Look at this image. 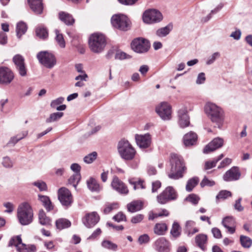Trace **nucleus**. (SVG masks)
Here are the masks:
<instances>
[{
    "label": "nucleus",
    "instance_id": "obj_19",
    "mask_svg": "<svg viewBox=\"0 0 252 252\" xmlns=\"http://www.w3.org/2000/svg\"><path fill=\"white\" fill-rule=\"evenodd\" d=\"M13 72L7 67H0V83L9 84L13 79Z\"/></svg>",
    "mask_w": 252,
    "mask_h": 252
},
{
    "label": "nucleus",
    "instance_id": "obj_36",
    "mask_svg": "<svg viewBox=\"0 0 252 252\" xmlns=\"http://www.w3.org/2000/svg\"><path fill=\"white\" fill-rule=\"evenodd\" d=\"M240 242L241 246L244 248L249 249L252 245V239L245 235L240 236Z\"/></svg>",
    "mask_w": 252,
    "mask_h": 252
},
{
    "label": "nucleus",
    "instance_id": "obj_33",
    "mask_svg": "<svg viewBox=\"0 0 252 252\" xmlns=\"http://www.w3.org/2000/svg\"><path fill=\"white\" fill-rule=\"evenodd\" d=\"M172 29V25L169 24L165 27L158 29L156 32L157 36L162 37L168 35Z\"/></svg>",
    "mask_w": 252,
    "mask_h": 252
},
{
    "label": "nucleus",
    "instance_id": "obj_48",
    "mask_svg": "<svg viewBox=\"0 0 252 252\" xmlns=\"http://www.w3.org/2000/svg\"><path fill=\"white\" fill-rule=\"evenodd\" d=\"M231 193L230 191L226 190H222L219 192L216 196L217 199H225L228 197L231 196Z\"/></svg>",
    "mask_w": 252,
    "mask_h": 252
},
{
    "label": "nucleus",
    "instance_id": "obj_28",
    "mask_svg": "<svg viewBox=\"0 0 252 252\" xmlns=\"http://www.w3.org/2000/svg\"><path fill=\"white\" fill-rule=\"evenodd\" d=\"M38 196L39 200L42 203L43 205L47 211H50L53 209V206L48 196L40 194Z\"/></svg>",
    "mask_w": 252,
    "mask_h": 252
},
{
    "label": "nucleus",
    "instance_id": "obj_12",
    "mask_svg": "<svg viewBox=\"0 0 252 252\" xmlns=\"http://www.w3.org/2000/svg\"><path fill=\"white\" fill-rule=\"evenodd\" d=\"M156 112L163 120L171 119V106L167 102H161L156 107Z\"/></svg>",
    "mask_w": 252,
    "mask_h": 252
},
{
    "label": "nucleus",
    "instance_id": "obj_43",
    "mask_svg": "<svg viewBox=\"0 0 252 252\" xmlns=\"http://www.w3.org/2000/svg\"><path fill=\"white\" fill-rule=\"evenodd\" d=\"M101 246L105 249L114 251H116L118 248L117 245L109 240H103L101 243Z\"/></svg>",
    "mask_w": 252,
    "mask_h": 252
},
{
    "label": "nucleus",
    "instance_id": "obj_16",
    "mask_svg": "<svg viewBox=\"0 0 252 252\" xmlns=\"http://www.w3.org/2000/svg\"><path fill=\"white\" fill-rule=\"evenodd\" d=\"M24 58L20 55L17 54L13 58V61L16 65V68L21 76H26L27 68L25 66Z\"/></svg>",
    "mask_w": 252,
    "mask_h": 252
},
{
    "label": "nucleus",
    "instance_id": "obj_55",
    "mask_svg": "<svg viewBox=\"0 0 252 252\" xmlns=\"http://www.w3.org/2000/svg\"><path fill=\"white\" fill-rule=\"evenodd\" d=\"M186 200L192 203L193 204H197L199 200V197L195 194H191L189 195L187 198Z\"/></svg>",
    "mask_w": 252,
    "mask_h": 252
},
{
    "label": "nucleus",
    "instance_id": "obj_11",
    "mask_svg": "<svg viewBox=\"0 0 252 252\" xmlns=\"http://www.w3.org/2000/svg\"><path fill=\"white\" fill-rule=\"evenodd\" d=\"M58 199L62 205L66 208L71 206L73 199L71 192L67 188L62 187L58 190Z\"/></svg>",
    "mask_w": 252,
    "mask_h": 252
},
{
    "label": "nucleus",
    "instance_id": "obj_20",
    "mask_svg": "<svg viewBox=\"0 0 252 252\" xmlns=\"http://www.w3.org/2000/svg\"><path fill=\"white\" fill-rule=\"evenodd\" d=\"M223 144V139L219 137L214 138L211 142L206 145L204 150V154H208L222 146Z\"/></svg>",
    "mask_w": 252,
    "mask_h": 252
},
{
    "label": "nucleus",
    "instance_id": "obj_42",
    "mask_svg": "<svg viewBox=\"0 0 252 252\" xmlns=\"http://www.w3.org/2000/svg\"><path fill=\"white\" fill-rule=\"evenodd\" d=\"M80 179V173H74L69 178L68 183L72 185L75 188H76Z\"/></svg>",
    "mask_w": 252,
    "mask_h": 252
},
{
    "label": "nucleus",
    "instance_id": "obj_41",
    "mask_svg": "<svg viewBox=\"0 0 252 252\" xmlns=\"http://www.w3.org/2000/svg\"><path fill=\"white\" fill-rule=\"evenodd\" d=\"M55 32L56 34V41L60 47L64 48L65 46V43L63 34L60 33L58 30H55Z\"/></svg>",
    "mask_w": 252,
    "mask_h": 252
},
{
    "label": "nucleus",
    "instance_id": "obj_22",
    "mask_svg": "<svg viewBox=\"0 0 252 252\" xmlns=\"http://www.w3.org/2000/svg\"><path fill=\"white\" fill-rule=\"evenodd\" d=\"M179 124L181 127L184 128L189 126V118L188 115L187 108L182 107L178 112Z\"/></svg>",
    "mask_w": 252,
    "mask_h": 252
},
{
    "label": "nucleus",
    "instance_id": "obj_7",
    "mask_svg": "<svg viewBox=\"0 0 252 252\" xmlns=\"http://www.w3.org/2000/svg\"><path fill=\"white\" fill-rule=\"evenodd\" d=\"M39 63L48 68H53L56 64L55 56L48 51H41L37 54Z\"/></svg>",
    "mask_w": 252,
    "mask_h": 252
},
{
    "label": "nucleus",
    "instance_id": "obj_26",
    "mask_svg": "<svg viewBox=\"0 0 252 252\" xmlns=\"http://www.w3.org/2000/svg\"><path fill=\"white\" fill-rule=\"evenodd\" d=\"M59 18L61 21L68 26L72 25L75 22V20L71 15L63 11L59 13Z\"/></svg>",
    "mask_w": 252,
    "mask_h": 252
},
{
    "label": "nucleus",
    "instance_id": "obj_29",
    "mask_svg": "<svg viewBox=\"0 0 252 252\" xmlns=\"http://www.w3.org/2000/svg\"><path fill=\"white\" fill-rule=\"evenodd\" d=\"M142 206V202L138 200L132 201L127 205L128 211L132 213L140 210Z\"/></svg>",
    "mask_w": 252,
    "mask_h": 252
},
{
    "label": "nucleus",
    "instance_id": "obj_18",
    "mask_svg": "<svg viewBox=\"0 0 252 252\" xmlns=\"http://www.w3.org/2000/svg\"><path fill=\"white\" fill-rule=\"evenodd\" d=\"M135 140L137 145L140 148L146 149L150 147L151 144L152 138L151 135L146 133L144 135H135Z\"/></svg>",
    "mask_w": 252,
    "mask_h": 252
},
{
    "label": "nucleus",
    "instance_id": "obj_1",
    "mask_svg": "<svg viewBox=\"0 0 252 252\" xmlns=\"http://www.w3.org/2000/svg\"><path fill=\"white\" fill-rule=\"evenodd\" d=\"M170 163L171 168L170 173L168 174L169 178L173 180H178L182 178L186 170L182 157L176 154H172Z\"/></svg>",
    "mask_w": 252,
    "mask_h": 252
},
{
    "label": "nucleus",
    "instance_id": "obj_24",
    "mask_svg": "<svg viewBox=\"0 0 252 252\" xmlns=\"http://www.w3.org/2000/svg\"><path fill=\"white\" fill-rule=\"evenodd\" d=\"M29 5L32 10L36 14H40L42 13L43 5L42 0H28Z\"/></svg>",
    "mask_w": 252,
    "mask_h": 252
},
{
    "label": "nucleus",
    "instance_id": "obj_23",
    "mask_svg": "<svg viewBox=\"0 0 252 252\" xmlns=\"http://www.w3.org/2000/svg\"><path fill=\"white\" fill-rule=\"evenodd\" d=\"M222 225L227 229V232L233 234L235 232V221L233 217H226L222 220Z\"/></svg>",
    "mask_w": 252,
    "mask_h": 252
},
{
    "label": "nucleus",
    "instance_id": "obj_4",
    "mask_svg": "<svg viewBox=\"0 0 252 252\" xmlns=\"http://www.w3.org/2000/svg\"><path fill=\"white\" fill-rule=\"evenodd\" d=\"M117 148L121 158L124 160L130 161L135 158L136 151L127 140L122 139L120 141Z\"/></svg>",
    "mask_w": 252,
    "mask_h": 252
},
{
    "label": "nucleus",
    "instance_id": "obj_13",
    "mask_svg": "<svg viewBox=\"0 0 252 252\" xmlns=\"http://www.w3.org/2000/svg\"><path fill=\"white\" fill-rule=\"evenodd\" d=\"M161 13L156 9L146 11L143 16V20L145 23L151 24L160 21L162 19Z\"/></svg>",
    "mask_w": 252,
    "mask_h": 252
},
{
    "label": "nucleus",
    "instance_id": "obj_61",
    "mask_svg": "<svg viewBox=\"0 0 252 252\" xmlns=\"http://www.w3.org/2000/svg\"><path fill=\"white\" fill-rule=\"evenodd\" d=\"M212 232L214 237L216 238L220 239L222 237L220 230L217 227L213 228L212 229Z\"/></svg>",
    "mask_w": 252,
    "mask_h": 252
},
{
    "label": "nucleus",
    "instance_id": "obj_58",
    "mask_svg": "<svg viewBox=\"0 0 252 252\" xmlns=\"http://www.w3.org/2000/svg\"><path fill=\"white\" fill-rule=\"evenodd\" d=\"M113 220L117 222L126 220V216L122 212L118 213L113 218Z\"/></svg>",
    "mask_w": 252,
    "mask_h": 252
},
{
    "label": "nucleus",
    "instance_id": "obj_46",
    "mask_svg": "<svg viewBox=\"0 0 252 252\" xmlns=\"http://www.w3.org/2000/svg\"><path fill=\"white\" fill-rule=\"evenodd\" d=\"M33 186L38 188L40 191H46L47 190V186L46 184L41 180H38L34 182L32 184Z\"/></svg>",
    "mask_w": 252,
    "mask_h": 252
},
{
    "label": "nucleus",
    "instance_id": "obj_2",
    "mask_svg": "<svg viewBox=\"0 0 252 252\" xmlns=\"http://www.w3.org/2000/svg\"><path fill=\"white\" fill-rule=\"evenodd\" d=\"M204 110L211 121L216 123L217 126L220 128L224 120L223 111L222 109L214 103L208 102L205 106Z\"/></svg>",
    "mask_w": 252,
    "mask_h": 252
},
{
    "label": "nucleus",
    "instance_id": "obj_27",
    "mask_svg": "<svg viewBox=\"0 0 252 252\" xmlns=\"http://www.w3.org/2000/svg\"><path fill=\"white\" fill-rule=\"evenodd\" d=\"M87 184L88 189L93 192H99L102 189V187L95 179L92 177L87 181Z\"/></svg>",
    "mask_w": 252,
    "mask_h": 252
},
{
    "label": "nucleus",
    "instance_id": "obj_59",
    "mask_svg": "<svg viewBox=\"0 0 252 252\" xmlns=\"http://www.w3.org/2000/svg\"><path fill=\"white\" fill-rule=\"evenodd\" d=\"M144 219V216L142 214H138L133 217L131 219V222L133 223H137L141 222Z\"/></svg>",
    "mask_w": 252,
    "mask_h": 252
},
{
    "label": "nucleus",
    "instance_id": "obj_38",
    "mask_svg": "<svg viewBox=\"0 0 252 252\" xmlns=\"http://www.w3.org/2000/svg\"><path fill=\"white\" fill-rule=\"evenodd\" d=\"M223 157V155H220L217 158H214L212 161L205 162L204 170H208L216 166L217 163Z\"/></svg>",
    "mask_w": 252,
    "mask_h": 252
},
{
    "label": "nucleus",
    "instance_id": "obj_52",
    "mask_svg": "<svg viewBox=\"0 0 252 252\" xmlns=\"http://www.w3.org/2000/svg\"><path fill=\"white\" fill-rule=\"evenodd\" d=\"M63 97H59L58 98L52 100L50 103V106L53 108H56L58 105L61 104L64 101Z\"/></svg>",
    "mask_w": 252,
    "mask_h": 252
},
{
    "label": "nucleus",
    "instance_id": "obj_39",
    "mask_svg": "<svg viewBox=\"0 0 252 252\" xmlns=\"http://www.w3.org/2000/svg\"><path fill=\"white\" fill-rule=\"evenodd\" d=\"M170 234L175 238H178L181 235V227L177 222H174L173 223Z\"/></svg>",
    "mask_w": 252,
    "mask_h": 252
},
{
    "label": "nucleus",
    "instance_id": "obj_8",
    "mask_svg": "<svg viewBox=\"0 0 252 252\" xmlns=\"http://www.w3.org/2000/svg\"><path fill=\"white\" fill-rule=\"evenodd\" d=\"M9 246H14L18 252H35L36 247L33 245H26L22 242L20 236L12 237L8 244Z\"/></svg>",
    "mask_w": 252,
    "mask_h": 252
},
{
    "label": "nucleus",
    "instance_id": "obj_37",
    "mask_svg": "<svg viewBox=\"0 0 252 252\" xmlns=\"http://www.w3.org/2000/svg\"><path fill=\"white\" fill-rule=\"evenodd\" d=\"M39 221L41 224L43 225H48L50 224V219L46 216L43 210H40L38 214Z\"/></svg>",
    "mask_w": 252,
    "mask_h": 252
},
{
    "label": "nucleus",
    "instance_id": "obj_51",
    "mask_svg": "<svg viewBox=\"0 0 252 252\" xmlns=\"http://www.w3.org/2000/svg\"><path fill=\"white\" fill-rule=\"evenodd\" d=\"M131 56L122 51H118L115 55V59L120 60L130 59Z\"/></svg>",
    "mask_w": 252,
    "mask_h": 252
},
{
    "label": "nucleus",
    "instance_id": "obj_21",
    "mask_svg": "<svg viewBox=\"0 0 252 252\" xmlns=\"http://www.w3.org/2000/svg\"><path fill=\"white\" fill-rule=\"evenodd\" d=\"M240 176L241 173L239 168L234 166L225 172L223 175V179L226 182L236 181L240 178Z\"/></svg>",
    "mask_w": 252,
    "mask_h": 252
},
{
    "label": "nucleus",
    "instance_id": "obj_53",
    "mask_svg": "<svg viewBox=\"0 0 252 252\" xmlns=\"http://www.w3.org/2000/svg\"><path fill=\"white\" fill-rule=\"evenodd\" d=\"M118 207V204L117 203H113L112 204H110L107 205L105 209H104V213L105 214H109L113 210L116 209Z\"/></svg>",
    "mask_w": 252,
    "mask_h": 252
},
{
    "label": "nucleus",
    "instance_id": "obj_34",
    "mask_svg": "<svg viewBox=\"0 0 252 252\" xmlns=\"http://www.w3.org/2000/svg\"><path fill=\"white\" fill-rule=\"evenodd\" d=\"M27 30V25L23 22H19L16 26V33L17 36L19 38H20L21 36L24 34Z\"/></svg>",
    "mask_w": 252,
    "mask_h": 252
},
{
    "label": "nucleus",
    "instance_id": "obj_47",
    "mask_svg": "<svg viewBox=\"0 0 252 252\" xmlns=\"http://www.w3.org/2000/svg\"><path fill=\"white\" fill-rule=\"evenodd\" d=\"M28 134V131L23 132L21 134L19 135H17L15 137H12L10 139L8 144H12L15 145L16 143H17L19 140L23 139L25 137L27 136Z\"/></svg>",
    "mask_w": 252,
    "mask_h": 252
},
{
    "label": "nucleus",
    "instance_id": "obj_54",
    "mask_svg": "<svg viewBox=\"0 0 252 252\" xmlns=\"http://www.w3.org/2000/svg\"><path fill=\"white\" fill-rule=\"evenodd\" d=\"M2 164L5 168H10L13 166V162L8 157H5L3 158Z\"/></svg>",
    "mask_w": 252,
    "mask_h": 252
},
{
    "label": "nucleus",
    "instance_id": "obj_62",
    "mask_svg": "<svg viewBox=\"0 0 252 252\" xmlns=\"http://www.w3.org/2000/svg\"><path fill=\"white\" fill-rule=\"evenodd\" d=\"M206 79L205 73L201 72L198 75L196 83L197 84H201L204 83Z\"/></svg>",
    "mask_w": 252,
    "mask_h": 252
},
{
    "label": "nucleus",
    "instance_id": "obj_30",
    "mask_svg": "<svg viewBox=\"0 0 252 252\" xmlns=\"http://www.w3.org/2000/svg\"><path fill=\"white\" fill-rule=\"evenodd\" d=\"M207 237L206 235L199 234L195 237V242L197 245L203 251L206 250L204 244L206 243Z\"/></svg>",
    "mask_w": 252,
    "mask_h": 252
},
{
    "label": "nucleus",
    "instance_id": "obj_10",
    "mask_svg": "<svg viewBox=\"0 0 252 252\" xmlns=\"http://www.w3.org/2000/svg\"><path fill=\"white\" fill-rule=\"evenodd\" d=\"M111 24L115 28L122 31L128 30L129 23L127 17L123 14H116L111 18Z\"/></svg>",
    "mask_w": 252,
    "mask_h": 252
},
{
    "label": "nucleus",
    "instance_id": "obj_9",
    "mask_svg": "<svg viewBox=\"0 0 252 252\" xmlns=\"http://www.w3.org/2000/svg\"><path fill=\"white\" fill-rule=\"evenodd\" d=\"M177 193L172 187H167L159 195L157 196L158 203L164 204L168 202L177 198Z\"/></svg>",
    "mask_w": 252,
    "mask_h": 252
},
{
    "label": "nucleus",
    "instance_id": "obj_44",
    "mask_svg": "<svg viewBox=\"0 0 252 252\" xmlns=\"http://www.w3.org/2000/svg\"><path fill=\"white\" fill-rule=\"evenodd\" d=\"M36 35L42 39H45L48 37V33L47 30L44 28L42 27H38L36 28Z\"/></svg>",
    "mask_w": 252,
    "mask_h": 252
},
{
    "label": "nucleus",
    "instance_id": "obj_35",
    "mask_svg": "<svg viewBox=\"0 0 252 252\" xmlns=\"http://www.w3.org/2000/svg\"><path fill=\"white\" fill-rule=\"evenodd\" d=\"M199 181V178L197 177H193L189 180L186 186V190L189 192L192 191L193 189L198 184Z\"/></svg>",
    "mask_w": 252,
    "mask_h": 252
},
{
    "label": "nucleus",
    "instance_id": "obj_6",
    "mask_svg": "<svg viewBox=\"0 0 252 252\" xmlns=\"http://www.w3.org/2000/svg\"><path fill=\"white\" fill-rule=\"evenodd\" d=\"M132 50L137 53L143 54L147 52L150 48L149 41L142 37L134 39L131 43Z\"/></svg>",
    "mask_w": 252,
    "mask_h": 252
},
{
    "label": "nucleus",
    "instance_id": "obj_32",
    "mask_svg": "<svg viewBox=\"0 0 252 252\" xmlns=\"http://www.w3.org/2000/svg\"><path fill=\"white\" fill-rule=\"evenodd\" d=\"M167 230V226L164 223H158L154 228V232L158 235H163Z\"/></svg>",
    "mask_w": 252,
    "mask_h": 252
},
{
    "label": "nucleus",
    "instance_id": "obj_50",
    "mask_svg": "<svg viewBox=\"0 0 252 252\" xmlns=\"http://www.w3.org/2000/svg\"><path fill=\"white\" fill-rule=\"evenodd\" d=\"M215 184V182L214 181L210 180L206 177H204L200 183V186L202 188H203L205 186L212 187Z\"/></svg>",
    "mask_w": 252,
    "mask_h": 252
},
{
    "label": "nucleus",
    "instance_id": "obj_3",
    "mask_svg": "<svg viewBox=\"0 0 252 252\" xmlns=\"http://www.w3.org/2000/svg\"><path fill=\"white\" fill-rule=\"evenodd\" d=\"M33 213L32 207L27 202L21 203L17 209V218L21 224L27 225L33 220Z\"/></svg>",
    "mask_w": 252,
    "mask_h": 252
},
{
    "label": "nucleus",
    "instance_id": "obj_17",
    "mask_svg": "<svg viewBox=\"0 0 252 252\" xmlns=\"http://www.w3.org/2000/svg\"><path fill=\"white\" fill-rule=\"evenodd\" d=\"M154 247L158 252H169L170 251V244L164 237L157 239L154 243Z\"/></svg>",
    "mask_w": 252,
    "mask_h": 252
},
{
    "label": "nucleus",
    "instance_id": "obj_57",
    "mask_svg": "<svg viewBox=\"0 0 252 252\" xmlns=\"http://www.w3.org/2000/svg\"><path fill=\"white\" fill-rule=\"evenodd\" d=\"M161 186V183L159 181L157 180L153 182L152 183V192L153 193L157 192Z\"/></svg>",
    "mask_w": 252,
    "mask_h": 252
},
{
    "label": "nucleus",
    "instance_id": "obj_40",
    "mask_svg": "<svg viewBox=\"0 0 252 252\" xmlns=\"http://www.w3.org/2000/svg\"><path fill=\"white\" fill-rule=\"evenodd\" d=\"M63 115V112H55L50 115L46 120L47 123H50L59 120Z\"/></svg>",
    "mask_w": 252,
    "mask_h": 252
},
{
    "label": "nucleus",
    "instance_id": "obj_63",
    "mask_svg": "<svg viewBox=\"0 0 252 252\" xmlns=\"http://www.w3.org/2000/svg\"><path fill=\"white\" fill-rule=\"evenodd\" d=\"M241 200L242 198H239L236 201L234 205L235 209L239 212H241L244 210V207L241 204Z\"/></svg>",
    "mask_w": 252,
    "mask_h": 252
},
{
    "label": "nucleus",
    "instance_id": "obj_45",
    "mask_svg": "<svg viewBox=\"0 0 252 252\" xmlns=\"http://www.w3.org/2000/svg\"><path fill=\"white\" fill-rule=\"evenodd\" d=\"M129 183L130 184L133 185L134 189H145V186L144 184V181L142 180H139L137 182L133 181L132 180H129Z\"/></svg>",
    "mask_w": 252,
    "mask_h": 252
},
{
    "label": "nucleus",
    "instance_id": "obj_60",
    "mask_svg": "<svg viewBox=\"0 0 252 252\" xmlns=\"http://www.w3.org/2000/svg\"><path fill=\"white\" fill-rule=\"evenodd\" d=\"M150 241L149 236L147 234L141 235L138 239V242L140 244L147 243Z\"/></svg>",
    "mask_w": 252,
    "mask_h": 252
},
{
    "label": "nucleus",
    "instance_id": "obj_31",
    "mask_svg": "<svg viewBox=\"0 0 252 252\" xmlns=\"http://www.w3.org/2000/svg\"><path fill=\"white\" fill-rule=\"evenodd\" d=\"M56 225L57 229L62 230L70 227L71 222L66 219L61 218L56 220Z\"/></svg>",
    "mask_w": 252,
    "mask_h": 252
},
{
    "label": "nucleus",
    "instance_id": "obj_64",
    "mask_svg": "<svg viewBox=\"0 0 252 252\" xmlns=\"http://www.w3.org/2000/svg\"><path fill=\"white\" fill-rule=\"evenodd\" d=\"M3 206L6 208L5 211L6 213H11L14 210V205L11 202H5L3 204Z\"/></svg>",
    "mask_w": 252,
    "mask_h": 252
},
{
    "label": "nucleus",
    "instance_id": "obj_56",
    "mask_svg": "<svg viewBox=\"0 0 252 252\" xmlns=\"http://www.w3.org/2000/svg\"><path fill=\"white\" fill-rule=\"evenodd\" d=\"M220 57V53L219 52L214 53L211 56H210L206 62V64L208 65L212 64L215 61Z\"/></svg>",
    "mask_w": 252,
    "mask_h": 252
},
{
    "label": "nucleus",
    "instance_id": "obj_49",
    "mask_svg": "<svg viewBox=\"0 0 252 252\" xmlns=\"http://www.w3.org/2000/svg\"><path fill=\"white\" fill-rule=\"evenodd\" d=\"M97 155L96 152H93V153L85 156L84 158V161L87 163H91L96 158Z\"/></svg>",
    "mask_w": 252,
    "mask_h": 252
},
{
    "label": "nucleus",
    "instance_id": "obj_25",
    "mask_svg": "<svg viewBox=\"0 0 252 252\" xmlns=\"http://www.w3.org/2000/svg\"><path fill=\"white\" fill-rule=\"evenodd\" d=\"M197 139L196 134L192 131L186 134L183 138L184 143L186 146H189L194 145Z\"/></svg>",
    "mask_w": 252,
    "mask_h": 252
},
{
    "label": "nucleus",
    "instance_id": "obj_14",
    "mask_svg": "<svg viewBox=\"0 0 252 252\" xmlns=\"http://www.w3.org/2000/svg\"><path fill=\"white\" fill-rule=\"evenodd\" d=\"M100 218L96 212L87 213L82 219V222L87 228L93 227L99 221Z\"/></svg>",
    "mask_w": 252,
    "mask_h": 252
},
{
    "label": "nucleus",
    "instance_id": "obj_15",
    "mask_svg": "<svg viewBox=\"0 0 252 252\" xmlns=\"http://www.w3.org/2000/svg\"><path fill=\"white\" fill-rule=\"evenodd\" d=\"M111 186L114 190L120 194H127L128 193L126 185L116 176L113 177Z\"/></svg>",
    "mask_w": 252,
    "mask_h": 252
},
{
    "label": "nucleus",
    "instance_id": "obj_5",
    "mask_svg": "<svg viewBox=\"0 0 252 252\" xmlns=\"http://www.w3.org/2000/svg\"><path fill=\"white\" fill-rule=\"evenodd\" d=\"M106 44L105 37L102 34L94 33L90 37L89 46L90 50L94 53L99 54L102 52Z\"/></svg>",
    "mask_w": 252,
    "mask_h": 252
}]
</instances>
